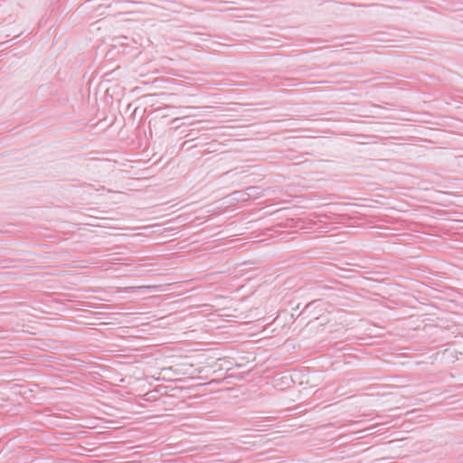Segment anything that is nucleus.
I'll return each mask as SVG.
<instances>
[{
  "mask_svg": "<svg viewBox=\"0 0 463 463\" xmlns=\"http://www.w3.org/2000/svg\"><path fill=\"white\" fill-rule=\"evenodd\" d=\"M255 189H256V187H253V186L248 187V188H247V191H248L247 195H248V196L252 195V192H253Z\"/></svg>",
  "mask_w": 463,
  "mask_h": 463,
  "instance_id": "f257e3e1",
  "label": "nucleus"
},
{
  "mask_svg": "<svg viewBox=\"0 0 463 463\" xmlns=\"http://www.w3.org/2000/svg\"><path fill=\"white\" fill-rule=\"evenodd\" d=\"M151 287L150 286H141V287H137V288H150Z\"/></svg>",
  "mask_w": 463,
  "mask_h": 463,
  "instance_id": "f03ea898",
  "label": "nucleus"
},
{
  "mask_svg": "<svg viewBox=\"0 0 463 463\" xmlns=\"http://www.w3.org/2000/svg\"><path fill=\"white\" fill-rule=\"evenodd\" d=\"M241 194V192H235V193H233V195H237V194Z\"/></svg>",
  "mask_w": 463,
  "mask_h": 463,
  "instance_id": "7ed1b4c3",
  "label": "nucleus"
}]
</instances>
